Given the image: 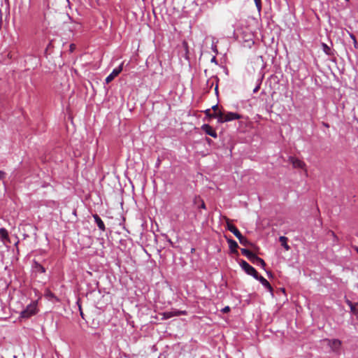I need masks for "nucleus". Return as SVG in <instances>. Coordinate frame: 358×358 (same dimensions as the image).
<instances>
[{"mask_svg": "<svg viewBox=\"0 0 358 358\" xmlns=\"http://www.w3.org/2000/svg\"><path fill=\"white\" fill-rule=\"evenodd\" d=\"M227 228L229 231H230L238 239L240 243L243 246H252V243H250L245 236L242 235L240 231L236 228V227L232 224H231L227 220Z\"/></svg>", "mask_w": 358, "mask_h": 358, "instance_id": "f257e3e1", "label": "nucleus"}, {"mask_svg": "<svg viewBox=\"0 0 358 358\" xmlns=\"http://www.w3.org/2000/svg\"><path fill=\"white\" fill-rule=\"evenodd\" d=\"M37 310V303L36 301L31 302L29 304L26 308L20 313V317L27 319L32 315L36 314Z\"/></svg>", "mask_w": 358, "mask_h": 358, "instance_id": "f03ea898", "label": "nucleus"}, {"mask_svg": "<svg viewBox=\"0 0 358 358\" xmlns=\"http://www.w3.org/2000/svg\"><path fill=\"white\" fill-rule=\"evenodd\" d=\"M241 118V115L236 113L233 112H222V115L220 117V120H218V122L223 123L226 122H229L234 120H238Z\"/></svg>", "mask_w": 358, "mask_h": 358, "instance_id": "7ed1b4c3", "label": "nucleus"}, {"mask_svg": "<svg viewBox=\"0 0 358 358\" xmlns=\"http://www.w3.org/2000/svg\"><path fill=\"white\" fill-rule=\"evenodd\" d=\"M241 268L250 275L257 278L259 274L256 269L250 266L246 261L242 259L240 262Z\"/></svg>", "mask_w": 358, "mask_h": 358, "instance_id": "20e7f679", "label": "nucleus"}, {"mask_svg": "<svg viewBox=\"0 0 358 358\" xmlns=\"http://www.w3.org/2000/svg\"><path fill=\"white\" fill-rule=\"evenodd\" d=\"M288 161L292 164L293 168L303 169L307 174L306 165L304 162L294 157H289Z\"/></svg>", "mask_w": 358, "mask_h": 358, "instance_id": "39448f33", "label": "nucleus"}, {"mask_svg": "<svg viewBox=\"0 0 358 358\" xmlns=\"http://www.w3.org/2000/svg\"><path fill=\"white\" fill-rule=\"evenodd\" d=\"M187 314L186 310H172L164 312L162 313L163 319L167 320L174 316L186 315Z\"/></svg>", "mask_w": 358, "mask_h": 358, "instance_id": "423d86ee", "label": "nucleus"}, {"mask_svg": "<svg viewBox=\"0 0 358 358\" xmlns=\"http://www.w3.org/2000/svg\"><path fill=\"white\" fill-rule=\"evenodd\" d=\"M123 62L116 69H113L110 75H108L106 78V83L107 84L110 83L112 80H114L115 77H117L120 72L122 71Z\"/></svg>", "mask_w": 358, "mask_h": 358, "instance_id": "0eeeda50", "label": "nucleus"}, {"mask_svg": "<svg viewBox=\"0 0 358 358\" xmlns=\"http://www.w3.org/2000/svg\"><path fill=\"white\" fill-rule=\"evenodd\" d=\"M325 341L327 342L328 345L334 352L338 351L341 346V341L338 339H326Z\"/></svg>", "mask_w": 358, "mask_h": 358, "instance_id": "6e6552de", "label": "nucleus"}, {"mask_svg": "<svg viewBox=\"0 0 358 358\" xmlns=\"http://www.w3.org/2000/svg\"><path fill=\"white\" fill-rule=\"evenodd\" d=\"M225 237H226L227 241L229 244V247L231 250V252L238 255V253L237 249L238 248V245L236 243V241L231 238H227V236H225Z\"/></svg>", "mask_w": 358, "mask_h": 358, "instance_id": "1a4fd4ad", "label": "nucleus"}, {"mask_svg": "<svg viewBox=\"0 0 358 358\" xmlns=\"http://www.w3.org/2000/svg\"><path fill=\"white\" fill-rule=\"evenodd\" d=\"M201 129L203 131H204L206 134H208L213 138H217V136L216 131L209 124H203L201 127Z\"/></svg>", "mask_w": 358, "mask_h": 358, "instance_id": "9d476101", "label": "nucleus"}, {"mask_svg": "<svg viewBox=\"0 0 358 358\" xmlns=\"http://www.w3.org/2000/svg\"><path fill=\"white\" fill-rule=\"evenodd\" d=\"M346 303L350 308L351 312L354 314L357 318H358V303H352L351 301L347 299Z\"/></svg>", "mask_w": 358, "mask_h": 358, "instance_id": "9b49d317", "label": "nucleus"}, {"mask_svg": "<svg viewBox=\"0 0 358 358\" xmlns=\"http://www.w3.org/2000/svg\"><path fill=\"white\" fill-rule=\"evenodd\" d=\"M250 262L254 264L260 265L263 268H264L266 266L264 260L257 256L255 254H254L253 257L250 259Z\"/></svg>", "mask_w": 358, "mask_h": 358, "instance_id": "f8f14e48", "label": "nucleus"}, {"mask_svg": "<svg viewBox=\"0 0 358 358\" xmlns=\"http://www.w3.org/2000/svg\"><path fill=\"white\" fill-rule=\"evenodd\" d=\"M256 280H258L265 287H266L271 292H273V288L270 283L268 282L266 279H265L263 276L260 275H257V278H255Z\"/></svg>", "mask_w": 358, "mask_h": 358, "instance_id": "ddd939ff", "label": "nucleus"}, {"mask_svg": "<svg viewBox=\"0 0 358 358\" xmlns=\"http://www.w3.org/2000/svg\"><path fill=\"white\" fill-rule=\"evenodd\" d=\"M93 217H94V221L96 223L99 229L103 231H105L106 230L105 224H104L103 222L102 221V220L99 217V216L97 214H94V215H93Z\"/></svg>", "mask_w": 358, "mask_h": 358, "instance_id": "4468645a", "label": "nucleus"}, {"mask_svg": "<svg viewBox=\"0 0 358 358\" xmlns=\"http://www.w3.org/2000/svg\"><path fill=\"white\" fill-rule=\"evenodd\" d=\"M205 114L210 118H217V120H220V117L222 115V111L219 110L217 113H211L210 109H207L205 111Z\"/></svg>", "mask_w": 358, "mask_h": 358, "instance_id": "2eb2a0df", "label": "nucleus"}, {"mask_svg": "<svg viewBox=\"0 0 358 358\" xmlns=\"http://www.w3.org/2000/svg\"><path fill=\"white\" fill-rule=\"evenodd\" d=\"M241 253L245 256L250 261V259H252V257H253L254 254L253 252H252L250 250L246 249V248H241Z\"/></svg>", "mask_w": 358, "mask_h": 358, "instance_id": "dca6fc26", "label": "nucleus"}, {"mask_svg": "<svg viewBox=\"0 0 358 358\" xmlns=\"http://www.w3.org/2000/svg\"><path fill=\"white\" fill-rule=\"evenodd\" d=\"M0 236H1V238H2V240H6V241H9L8 233L6 229H4V228L0 229Z\"/></svg>", "mask_w": 358, "mask_h": 358, "instance_id": "f3484780", "label": "nucleus"}, {"mask_svg": "<svg viewBox=\"0 0 358 358\" xmlns=\"http://www.w3.org/2000/svg\"><path fill=\"white\" fill-rule=\"evenodd\" d=\"M279 241L281 243V245L285 248L286 250H288L289 249V246L287 245V238L285 236H280L279 238Z\"/></svg>", "mask_w": 358, "mask_h": 358, "instance_id": "a211bd4d", "label": "nucleus"}, {"mask_svg": "<svg viewBox=\"0 0 358 358\" xmlns=\"http://www.w3.org/2000/svg\"><path fill=\"white\" fill-rule=\"evenodd\" d=\"M34 268L38 272H41V273H45V268L42 265L38 264V262H35Z\"/></svg>", "mask_w": 358, "mask_h": 358, "instance_id": "6ab92c4d", "label": "nucleus"}, {"mask_svg": "<svg viewBox=\"0 0 358 358\" xmlns=\"http://www.w3.org/2000/svg\"><path fill=\"white\" fill-rule=\"evenodd\" d=\"M254 1H255V5H256L258 12L260 13L261 10H262L261 0H254Z\"/></svg>", "mask_w": 358, "mask_h": 358, "instance_id": "aec40b11", "label": "nucleus"}, {"mask_svg": "<svg viewBox=\"0 0 358 358\" xmlns=\"http://www.w3.org/2000/svg\"><path fill=\"white\" fill-rule=\"evenodd\" d=\"M322 46H323V49H324V51L325 52V53L327 54V55H330V48H329V47H328V45L324 44V43L322 44Z\"/></svg>", "mask_w": 358, "mask_h": 358, "instance_id": "412c9836", "label": "nucleus"}, {"mask_svg": "<svg viewBox=\"0 0 358 358\" xmlns=\"http://www.w3.org/2000/svg\"><path fill=\"white\" fill-rule=\"evenodd\" d=\"M212 109H213V113H217L219 110H220L219 109V106H218V105H215V106H213L212 107Z\"/></svg>", "mask_w": 358, "mask_h": 358, "instance_id": "4be33fe9", "label": "nucleus"}, {"mask_svg": "<svg viewBox=\"0 0 358 358\" xmlns=\"http://www.w3.org/2000/svg\"><path fill=\"white\" fill-rule=\"evenodd\" d=\"M230 311V308L229 306H226L224 307L222 310V312L224 313H227Z\"/></svg>", "mask_w": 358, "mask_h": 358, "instance_id": "5701e85b", "label": "nucleus"}, {"mask_svg": "<svg viewBox=\"0 0 358 358\" xmlns=\"http://www.w3.org/2000/svg\"><path fill=\"white\" fill-rule=\"evenodd\" d=\"M201 205H200V206H199V208L205 209L206 208V204H205L204 201L203 200H201Z\"/></svg>", "mask_w": 358, "mask_h": 358, "instance_id": "b1692460", "label": "nucleus"}, {"mask_svg": "<svg viewBox=\"0 0 358 358\" xmlns=\"http://www.w3.org/2000/svg\"><path fill=\"white\" fill-rule=\"evenodd\" d=\"M5 176V173L2 171H0V180L3 179Z\"/></svg>", "mask_w": 358, "mask_h": 358, "instance_id": "393cba45", "label": "nucleus"}, {"mask_svg": "<svg viewBox=\"0 0 358 358\" xmlns=\"http://www.w3.org/2000/svg\"><path fill=\"white\" fill-rule=\"evenodd\" d=\"M75 48H76V45L74 44H71V45H70V50L71 52H73Z\"/></svg>", "mask_w": 358, "mask_h": 358, "instance_id": "a878e982", "label": "nucleus"}, {"mask_svg": "<svg viewBox=\"0 0 358 358\" xmlns=\"http://www.w3.org/2000/svg\"><path fill=\"white\" fill-rule=\"evenodd\" d=\"M329 234L330 235H331L334 238H336V235H335V234H334V231H330L329 232Z\"/></svg>", "mask_w": 358, "mask_h": 358, "instance_id": "bb28decb", "label": "nucleus"}, {"mask_svg": "<svg viewBox=\"0 0 358 358\" xmlns=\"http://www.w3.org/2000/svg\"><path fill=\"white\" fill-rule=\"evenodd\" d=\"M323 124L326 127H329V124L327 123H323Z\"/></svg>", "mask_w": 358, "mask_h": 358, "instance_id": "cd10ccee", "label": "nucleus"}, {"mask_svg": "<svg viewBox=\"0 0 358 358\" xmlns=\"http://www.w3.org/2000/svg\"><path fill=\"white\" fill-rule=\"evenodd\" d=\"M169 242L170 243V244L173 246V242L171 241V240H169Z\"/></svg>", "mask_w": 358, "mask_h": 358, "instance_id": "c85d7f7f", "label": "nucleus"}, {"mask_svg": "<svg viewBox=\"0 0 358 358\" xmlns=\"http://www.w3.org/2000/svg\"><path fill=\"white\" fill-rule=\"evenodd\" d=\"M80 315H81V317H82L83 318H84V315H83V312H82V311H80Z\"/></svg>", "mask_w": 358, "mask_h": 358, "instance_id": "c756f323", "label": "nucleus"}, {"mask_svg": "<svg viewBox=\"0 0 358 358\" xmlns=\"http://www.w3.org/2000/svg\"><path fill=\"white\" fill-rule=\"evenodd\" d=\"M357 252H358V249H357Z\"/></svg>", "mask_w": 358, "mask_h": 358, "instance_id": "7c9ffc66", "label": "nucleus"}]
</instances>
